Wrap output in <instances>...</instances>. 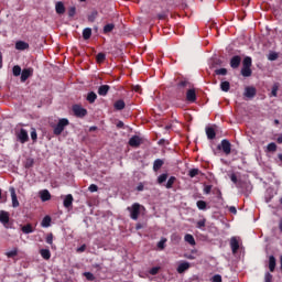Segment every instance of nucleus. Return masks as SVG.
<instances>
[{
    "label": "nucleus",
    "mask_w": 282,
    "mask_h": 282,
    "mask_svg": "<svg viewBox=\"0 0 282 282\" xmlns=\"http://www.w3.org/2000/svg\"><path fill=\"white\" fill-rule=\"evenodd\" d=\"M252 57L246 56L242 61L241 76L250 78L252 76Z\"/></svg>",
    "instance_id": "nucleus-1"
},
{
    "label": "nucleus",
    "mask_w": 282,
    "mask_h": 282,
    "mask_svg": "<svg viewBox=\"0 0 282 282\" xmlns=\"http://www.w3.org/2000/svg\"><path fill=\"white\" fill-rule=\"evenodd\" d=\"M142 208H144V206L140 205L139 203H133L132 206L127 207V210L130 213V218H132L133 221H138L140 210H142Z\"/></svg>",
    "instance_id": "nucleus-2"
},
{
    "label": "nucleus",
    "mask_w": 282,
    "mask_h": 282,
    "mask_svg": "<svg viewBox=\"0 0 282 282\" xmlns=\"http://www.w3.org/2000/svg\"><path fill=\"white\" fill-rule=\"evenodd\" d=\"M65 127H69V120L67 118L59 119L57 124L53 127L54 135H61L65 131Z\"/></svg>",
    "instance_id": "nucleus-3"
},
{
    "label": "nucleus",
    "mask_w": 282,
    "mask_h": 282,
    "mask_svg": "<svg viewBox=\"0 0 282 282\" xmlns=\"http://www.w3.org/2000/svg\"><path fill=\"white\" fill-rule=\"evenodd\" d=\"M217 149L226 155H230L232 153V143L228 139H223L220 144L217 145Z\"/></svg>",
    "instance_id": "nucleus-4"
},
{
    "label": "nucleus",
    "mask_w": 282,
    "mask_h": 282,
    "mask_svg": "<svg viewBox=\"0 0 282 282\" xmlns=\"http://www.w3.org/2000/svg\"><path fill=\"white\" fill-rule=\"evenodd\" d=\"M191 87H193V84H191V82L187 79H181L176 84V89L180 91V94H184V91H186V89H191Z\"/></svg>",
    "instance_id": "nucleus-5"
},
{
    "label": "nucleus",
    "mask_w": 282,
    "mask_h": 282,
    "mask_svg": "<svg viewBox=\"0 0 282 282\" xmlns=\"http://www.w3.org/2000/svg\"><path fill=\"white\" fill-rule=\"evenodd\" d=\"M73 112L76 118H85V116H87V109L83 108L80 105H74Z\"/></svg>",
    "instance_id": "nucleus-6"
},
{
    "label": "nucleus",
    "mask_w": 282,
    "mask_h": 282,
    "mask_svg": "<svg viewBox=\"0 0 282 282\" xmlns=\"http://www.w3.org/2000/svg\"><path fill=\"white\" fill-rule=\"evenodd\" d=\"M0 224H2L4 228H8L10 224V213L0 210Z\"/></svg>",
    "instance_id": "nucleus-7"
},
{
    "label": "nucleus",
    "mask_w": 282,
    "mask_h": 282,
    "mask_svg": "<svg viewBox=\"0 0 282 282\" xmlns=\"http://www.w3.org/2000/svg\"><path fill=\"white\" fill-rule=\"evenodd\" d=\"M128 144L129 147H132V149H138L140 144H142V138L139 135H133L129 139Z\"/></svg>",
    "instance_id": "nucleus-8"
},
{
    "label": "nucleus",
    "mask_w": 282,
    "mask_h": 282,
    "mask_svg": "<svg viewBox=\"0 0 282 282\" xmlns=\"http://www.w3.org/2000/svg\"><path fill=\"white\" fill-rule=\"evenodd\" d=\"M186 100H187V102H196L197 101V93L195 91V88L187 89Z\"/></svg>",
    "instance_id": "nucleus-9"
},
{
    "label": "nucleus",
    "mask_w": 282,
    "mask_h": 282,
    "mask_svg": "<svg viewBox=\"0 0 282 282\" xmlns=\"http://www.w3.org/2000/svg\"><path fill=\"white\" fill-rule=\"evenodd\" d=\"M229 65L231 69H239V66L241 65V56L239 55L232 56L229 62Z\"/></svg>",
    "instance_id": "nucleus-10"
},
{
    "label": "nucleus",
    "mask_w": 282,
    "mask_h": 282,
    "mask_svg": "<svg viewBox=\"0 0 282 282\" xmlns=\"http://www.w3.org/2000/svg\"><path fill=\"white\" fill-rule=\"evenodd\" d=\"M18 139L20 140L21 144H25V142H29L30 135H28V130L22 128L18 133Z\"/></svg>",
    "instance_id": "nucleus-11"
},
{
    "label": "nucleus",
    "mask_w": 282,
    "mask_h": 282,
    "mask_svg": "<svg viewBox=\"0 0 282 282\" xmlns=\"http://www.w3.org/2000/svg\"><path fill=\"white\" fill-rule=\"evenodd\" d=\"M34 74V68H24L21 73V83H25Z\"/></svg>",
    "instance_id": "nucleus-12"
},
{
    "label": "nucleus",
    "mask_w": 282,
    "mask_h": 282,
    "mask_svg": "<svg viewBox=\"0 0 282 282\" xmlns=\"http://www.w3.org/2000/svg\"><path fill=\"white\" fill-rule=\"evenodd\" d=\"M10 194H11L12 207L19 208L20 203H19V198L17 197V191L14 189V187L10 188Z\"/></svg>",
    "instance_id": "nucleus-13"
},
{
    "label": "nucleus",
    "mask_w": 282,
    "mask_h": 282,
    "mask_svg": "<svg viewBox=\"0 0 282 282\" xmlns=\"http://www.w3.org/2000/svg\"><path fill=\"white\" fill-rule=\"evenodd\" d=\"M243 96L246 98H254V96H257V88H254L252 86L246 87Z\"/></svg>",
    "instance_id": "nucleus-14"
},
{
    "label": "nucleus",
    "mask_w": 282,
    "mask_h": 282,
    "mask_svg": "<svg viewBox=\"0 0 282 282\" xmlns=\"http://www.w3.org/2000/svg\"><path fill=\"white\" fill-rule=\"evenodd\" d=\"M191 268V263L187 262V261H183L178 264L177 269H176V272L178 274H184V272H186V270H189Z\"/></svg>",
    "instance_id": "nucleus-15"
},
{
    "label": "nucleus",
    "mask_w": 282,
    "mask_h": 282,
    "mask_svg": "<svg viewBox=\"0 0 282 282\" xmlns=\"http://www.w3.org/2000/svg\"><path fill=\"white\" fill-rule=\"evenodd\" d=\"M230 248L234 254H236V252L239 250V240H237V237H231Z\"/></svg>",
    "instance_id": "nucleus-16"
},
{
    "label": "nucleus",
    "mask_w": 282,
    "mask_h": 282,
    "mask_svg": "<svg viewBox=\"0 0 282 282\" xmlns=\"http://www.w3.org/2000/svg\"><path fill=\"white\" fill-rule=\"evenodd\" d=\"M15 50H19L20 52H24V50H30V44L28 42L18 41L15 43Z\"/></svg>",
    "instance_id": "nucleus-17"
},
{
    "label": "nucleus",
    "mask_w": 282,
    "mask_h": 282,
    "mask_svg": "<svg viewBox=\"0 0 282 282\" xmlns=\"http://www.w3.org/2000/svg\"><path fill=\"white\" fill-rule=\"evenodd\" d=\"M40 198L42 202H50V199H52V194H50V191L43 189L40 192Z\"/></svg>",
    "instance_id": "nucleus-18"
},
{
    "label": "nucleus",
    "mask_w": 282,
    "mask_h": 282,
    "mask_svg": "<svg viewBox=\"0 0 282 282\" xmlns=\"http://www.w3.org/2000/svg\"><path fill=\"white\" fill-rule=\"evenodd\" d=\"M74 204V196L72 194H68L64 198V208H72V205Z\"/></svg>",
    "instance_id": "nucleus-19"
},
{
    "label": "nucleus",
    "mask_w": 282,
    "mask_h": 282,
    "mask_svg": "<svg viewBox=\"0 0 282 282\" xmlns=\"http://www.w3.org/2000/svg\"><path fill=\"white\" fill-rule=\"evenodd\" d=\"M109 89H111V86L101 85V86H99L97 94L99 96H107V94H109Z\"/></svg>",
    "instance_id": "nucleus-20"
},
{
    "label": "nucleus",
    "mask_w": 282,
    "mask_h": 282,
    "mask_svg": "<svg viewBox=\"0 0 282 282\" xmlns=\"http://www.w3.org/2000/svg\"><path fill=\"white\" fill-rule=\"evenodd\" d=\"M162 166H164V160L162 159H156L154 162H153V171L155 173H158V171H160V169H162Z\"/></svg>",
    "instance_id": "nucleus-21"
},
{
    "label": "nucleus",
    "mask_w": 282,
    "mask_h": 282,
    "mask_svg": "<svg viewBox=\"0 0 282 282\" xmlns=\"http://www.w3.org/2000/svg\"><path fill=\"white\" fill-rule=\"evenodd\" d=\"M206 135L208 140H215L217 138V132H215V129L213 127L206 128Z\"/></svg>",
    "instance_id": "nucleus-22"
},
{
    "label": "nucleus",
    "mask_w": 282,
    "mask_h": 282,
    "mask_svg": "<svg viewBox=\"0 0 282 282\" xmlns=\"http://www.w3.org/2000/svg\"><path fill=\"white\" fill-rule=\"evenodd\" d=\"M40 254L42 258L45 259V261H50V259H52V252L50 251V249H41Z\"/></svg>",
    "instance_id": "nucleus-23"
},
{
    "label": "nucleus",
    "mask_w": 282,
    "mask_h": 282,
    "mask_svg": "<svg viewBox=\"0 0 282 282\" xmlns=\"http://www.w3.org/2000/svg\"><path fill=\"white\" fill-rule=\"evenodd\" d=\"M275 269H276V258H274V256H270L269 257V270H270V272H274Z\"/></svg>",
    "instance_id": "nucleus-24"
},
{
    "label": "nucleus",
    "mask_w": 282,
    "mask_h": 282,
    "mask_svg": "<svg viewBox=\"0 0 282 282\" xmlns=\"http://www.w3.org/2000/svg\"><path fill=\"white\" fill-rule=\"evenodd\" d=\"M113 107L117 111H122V109H124V107H127V104H124V100L119 99L113 104Z\"/></svg>",
    "instance_id": "nucleus-25"
},
{
    "label": "nucleus",
    "mask_w": 282,
    "mask_h": 282,
    "mask_svg": "<svg viewBox=\"0 0 282 282\" xmlns=\"http://www.w3.org/2000/svg\"><path fill=\"white\" fill-rule=\"evenodd\" d=\"M98 98V95H96V93L94 91H90L88 93L87 97H86V100L90 104V105H94V102H96Z\"/></svg>",
    "instance_id": "nucleus-26"
},
{
    "label": "nucleus",
    "mask_w": 282,
    "mask_h": 282,
    "mask_svg": "<svg viewBox=\"0 0 282 282\" xmlns=\"http://www.w3.org/2000/svg\"><path fill=\"white\" fill-rule=\"evenodd\" d=\"M52 224V217L45 216L41 223L42 228H50Z\"/></svg>",
    "instance_id": "nucleus-27"
},
{
    "label": "nucleus",
    "mask_w": 282,
    "mask_h": 282,
    "mask_svg": "<svg viewBox=\"0 0 282 282\" xmlns=\"http://www.w3.org/2000/svg\"><path fill=\"white\" fill-rule=\"evenodd\" d=\"M55 10L57 14H65V4H63V2H57Z\"/></svg>",
    "instance_id": "nucleus-28"
},
{
    "label": "nucleus",
    "mask_w": 282,
    "mask_h": 282,
    "mask_svg": "<svg viewBox=\"0 0 282 282\" xmlns=\"http://www.w3.org/2000/svg\"><path fill=\"white\" fill-rule=\"evenodd\" d=\"M22 232H23L24 235H31V232H34V227H32L31 224L24 225V226L22 227Z\"/></svg>",
    "instance_id": "nucleus-29"
},
{
    "label": "nucleus",
    "mask_w": 282,
    "mask_h": 282,
    "mask_svg": "<svg viewBox=\"0 0 282 282\" xmlns=\"http://www.w3.org/2000/svg\"><path fill=\"white\" fill-rule=\"evenodd\" d=\"M83 39L84 41H89V39H91V28H86L83 30Z\"/></svg>",
    "instance_id": "nucleus-30"
},
{
    "label": "nucleus",
    "mask_w": 282,
    "mask_h": 282,
    "mask_svg": "<svg viewBox=\"0 0 282 282\" xmlns=\"http://www.w3.org/2000/svg\"><path fill=\"white\" fill-rule=\"evenodd\" d=\"M184 239H185L186 243H189V246L196 245L195 237H193V235H191V234L185 235Z\"/></svg>",
    "instance_id": "nucleus-31"
},
{
    "label": "nucleus",
    "mask_w": 282,
    "mask_h": 282,
    "mask_svg": "<svg viewBox=\"0 0 282 282\" xmlns=\"http://www.w3.org/2000/svg\"><path fill=\"white\" fill-rule=\"evenodd\" d=\"M19 254V249L14 248L11 251L6 252V257H8V259H14V257H17Z\"/></svg>",
    "instance_id": "nucleus-32"
},
{
    "label": "nucleus",
    "mask_w": 282,
    "mask_h": 282,
    "mask_svg": "<svg viewBox=\"0 0 282 282\" xmlns=\"http://www.w3.org/2000/svg\"><path fill=\"white\" fill-rule=\"evenodd\" d=\"M116 25L113 23L106 24L104 26V34H109V32H113Z\"/></svg>",
    "instance_id": "nucleus-33"
},
{
    "label": "nucleus",
    "mask_w": 282,
    "mask_h": 282,
    "mask_svg": "<svg viewBox=\"0 0 282 282\" xmlns=\"http://www.w3.org/2000/svg\"><path fill=\"white\" fill-rule=\"evenodd\" d=\"M166 180H169V174L163 173V174L159 175L156 182H158V184H164V182H166Z\"/></svg>",
    "instance_id": "nucleus-34"
},
{
    "label": "nucleus",
    "mask_w": 282,
    "mask_h": 282,
    "mask_svg": "<svg viewBox=\"0 0 282 282\" xmlns=\"http://www.w3.org/2000/svg\"><path fill=\"white\" fill-rule=\"evenodd\" d=\"M177 181V178L175 176H171L169 180H167V183L165 185V188H173V184H175V182Z\"/></svg>",
    "instance_id": "nucleus-35"
},
{
    "label": "nucleus",
    "mask_w": 282,
    "mask_h": 282,
    "mask_svg": "<svg viewBox=\"0 0 282 282\" xmlns=\"http://www.w3.org/2000/svg\"><path fill=\"white\" fill-rule=\"evenodd\" d=\"M199 173H202V171H199V169H192L188 171V177H197V175H199Z\"/></svg>",
    "instance_id": "nucleus-36"
},
{
    "label": "nucleus",
    "mask_w": 282,
    "mask_h": 282,
    "mask_svg": "<svg viewBox=\"0 0 282 282\" xmlns=\"http://www.w3.org/2000/svg\"><path fill=\"white\" fill-rule=\"evenodd\" d=\"M221 91H230V82H223L220 83Z\"/></svg>",
    "instance_id": "nucleus-37"
},
{
    "label": "nucleus",
    "mask_w": 282,
    "mask_h": 282,
    "mask_svg": "<svg viewBox=\"0 0 282 282\" xmlns=\"http://www.w3.org/2000/svg\"><path fill=\"white\" fill-rule=\"evenodd\" d=\"M267 151H268L269 153H274V152L276 151V143H274V142L269 143V144L267 145Z\"/></svg>",
    "instance_id": "nucleus-38"
},
{
    "label": "nucleus",
    "mask_w": 282,
    "mask_h": 282,
    "mask_svg": "<svg viewBox=\"0 0 282 282\" xmlns=\"http://www.w3.org/2000/svg\"><path fill=\"white\" fill-rule=\"evenodd\" d=\"M107 55L105 53H98L96 56L97 63H105Z\"/></svg>",
    "instance_id": "nucleus-39"
},
{
    "label": "nucleus",
    "mask_w": 282,
    "mask_h": 282,
    "mask_svg": "<svg viewBox=\"0 0 282 282\" xmlns=\"http://www.w3.org/2000/svg\"><path fill=\"white\" fill-rule=\"evenodd\" d=\"M96 19H98V11H93V12L88 15V21H89V23H94V21H96Z\"/></svg>",
    "instance_id": "nucleus-40"
},
{
    "label": "nucleus",
    "mask_w": 282,
    "mask_h": 282,
    "mask_svg": "<svg viewBox=\"0 0 282 282\" xmlns=\"http://www.w3.org/2000/svg\"><path fill=\"white\" fill-rule=\"evenodd\" d=\"M278 94H279V83H275L272 86L271 96H273V98H276Z\"/></svg>",
    "instance_id": "nucleus-41"
},
{
    "label": "nucleus",
    "mask_w": 282,
    "mask_h": 282,
    "mask_svg": "<svg viewBox=\"0 0 282 282\" xmlns=\"http://www.w3.org/2000/svg\"><path fill=\"white\" fill-rule=\"evenodd\" d=\"M166 238H162L159 242H158V248L159 250H164L166 248Z\"/></svg>",
    "instance_id": "nucleus-42"
},
{
    "label": "nucleus",
    "mask_w": 282,
    "mask_h": 282,
    "mask_svg": "<svg viewBox=\"0 0 282 282\" xmlns=\"http://www.w3.org/2000/svg\"><path fill=\"white\" fill-rule=\"evenodd\" d=\"M198 210H206V202L205 200H197L196 203Z\"/></svg>",
    "instance_id": "nucleus-43"
},
{
    "label": "nucleus",
    "mask_w": 282,
    "mask_h": 282,
    "mask_svg": "<svg viewBox=\"0 0 282 282\" xmlns=\"http://www.w3.org/2000/svg\"><path fill=\"white\" fill-rule=\"evenodd\" d=\"M226 74H228V69L226 68H218L215 70L216 76H226Z\"/></svg>",
    "instance_id": "nucleus-44"
},
{
    "label": "nucleus",
    "mask_w": 282,
    "mask_h": 282,
    "mask_svg": "<svg viewBox=\"0 0 282 282\" xmlns=\"http://www.w3.org/2000/svg\"><path fill=\"white\" fill-rule=\"evenodd\" d=\"M12 72H13V76H21L22 74L21 66L19 65L13 66Z\"/></svg>",
    "instance_id": "nucleus-45"
},
{
    "label": "nucleus",
    "mask_w": 282,
    "mask_h": 282,
    "mask_svg": "<svg viewBox=\"0 0 282 282\" xmlns=\"http://www.w3.org/2000/svg\"><path fill=\"white\" fill-rule=\"evenodd\" d=\"M24 166L25 169H32V166H34V159L32 158L26 159Z\"/></svg>",
    "instance_id": "nucleus-46"
},
{
    "label": "nucleus",
    "mask_w": 282,
    "mask_h": 282,
    "mask_svg": "<svg viewBox=\"0 0 282 282\" xmlns=\"http://www.w3.org/2000/svg\"><path fill=\"white\" fill-rule=\"evenodd\" d=\"M196 228H198L199 230L206 228V219H202V220H198L197 224H196Z\"/></svg>",
    "instance_id": "nucleus-47"
},
{
    "label": "nucleus",
    "mask_w": 282,
    "mask_h": 282,
    "mask_svg": "<svg viewBox=\"0 0 282 282\" xmlns=\"http://www.w3.org/2000/svg\"><path fill=\"white\" fill-rule=\"evenodd\" d=\"M84 276L87 279V281H96V275L91 272H85Z\"/></svg>",
    "instance_id": "nucleus-48"
},
{
    "label": "nucleus",
    "mask_w": 282,
    "mask_h": 282,
    "mask_svg": "<svg viewBox=\"0 0 282 282\" xmlns=\"http://www.w3.org/2000/svg\"><path fill=\"white\" fill-rule=\"evenodd\" d=\"M158 272H160V267H153L152 269H150L149 273L152 276H155V274H158Z\"/></svg>",
    "instance_id": "nucleus-49"
},
{
    "label": "nucleus",
    "mask_w": 282,
    "mask_h": 282,
    "mask_svg": "<svg viewBox=\"0 0 282 282\" xmlns=\"http://www.w3.org/2000/svg\"><path fill=\"white\" fill-rule=\"evenodd\" d=\"M54 242V235L48 234L46 236V243H48L50 246H52V243Z\"/></svg>",
    "instance_id": "nucleus-50"
},
{
    "label": "nucleus",
    "mask_w": 282,
    "mask_h": 282,
    "mask_svg": "<svg viewBox=\"0 0 282 282\" xmlns=\"http://www.w3.org/2000/svg\"><path fill=\"white\" fill-rule=\"evenodd\" d=\"M273 275L270 272L264 274V282H272Z\"/></svg>",
    "instance_id": "nucleus-51"
},
{
    "label": "nucleus",
    "mask_w": 282,
    "mask_h": 282,
    "mask_svg": "<svg viewBox=\"0 0 282 282\" xmlns=\"http://www.w3.org/2000/svg\"><path fill=\"white\" fill-rule=\"evenodd\" d=\"M76 15V7H70L68 9V17H75Z\"/></svg>",
    "instance_id": "nucleus-52"
},
{
    "label": "nucleus",
    "mask_w": 282,
    "mask_h": 282,
    "mask_svg": "<svg viewBox=\"0 0 282 282\" xmlns=\"http://www.w3.org/2000/svg\"><path fill=\"white\" fill-rule=\"evenodd\" d=\"M88 191H89L90 193H97V191H98V185H96V184L89 185Z\"/></svg>",
    "instance_id": "nucleus-53"
},
{
    "label": "nucleus",
    "mask_w": 282,
    "mask_h": 282,
    "mask_svg": "<svg viewBox=\"0 0 282 282\" xmlns=\"http://www.w3.org/2000/svg\"><path fill=\"white\" fill-rule=\"evenodd\" d=\"M213 191V185H206L204 187L205 195H210V192Z\"/></svg>",
    "instance_id": "nucleus-54"
},
{
    "label": "nucleus",
    "mask_w": 282,
    "mask_h": 282,
    "mask_svg": "<svg viewBox=\"0 0 282 282\" xmlns=\"http://www.w3.org/2000/svg\"><path fill=\"white\" fill-rule=\"evenodd\" d=\"M276 58H279V54L276 53H270L268 56L269 61H276Z\"/></svg>",
    "instance_id": "nucleus-55"
},
{
    "label": "nucleus",
    "mask_w": 282,
    "mask_h": 282,
    "mask_svg": "<svg viewBox=\"0 0 282 282\" xmlns=\"http://www.w3.org/2000/svg\"><path fill=\"white\" fill-rule=\"evenodd\" d=\"M37 138H39V134L36 133V130L33 129L31 132V139L33 140V142H36Z\"/></svg>",
    "instance_id": "nucleus-56"
},
{
    "label": "nucleus",
    "mask_w": 282,
    "mask_h": 282,
    "mask_svg": "<svg viewBox=\"0 0 282 282\" xmlns=\"http://www.w3.org/2000/svg\"><path fill=\"white\" fill-rule=\"evenodd\" d=\"M213 282H221V276L219 274H216L212 278Z\"/></svg>",
    "instance_id": "nucleus-57"
},
{
    "label": "nucleus",
    "mask_w": 282,
    "mask_h": 282,
    "mask_svg": "<svg viewBox=\"0 0 282 282\" xmlns=\"http://www.w3.org/2000/svg\"><path fill=\"white\" fill-rule=\"evenodd\" d=\"M87 250V245H82L79 248H77V252H85Z\"/></svg>",
    "instance_id": "nucleus-58"
},
{
    "label": "nucleus",
    "mask_w": 282,
    "mask_h": 282,
    "mask_svg": "<svg viewBox=\"0 0 282 282\" xmlns=\"http://www.w3.org/2000/svg\"><path fill=\"white\" fill-rule=\"evenodd\" d=\"M229 213H231V215H237V207L230 206L229 207Z\"/></svg>",
    "instance_id": "nucleus-59"
},
{
    "label": "nucleus",
    "mask_w": 282,
    "mask_h": 282,
    "mask_svg": "<svg viewBox=\"0 0 282 282\" xmlns=\"http://www.w3.org/2000/svg\"><path fill=\"white\" fill-rule=\"evenodd\" d=\"M158 19H159L160 21H164V19H166V13H159V14H158Z\"/></svg>",
    "instance_id": "nucleus-60"
},
{
    "label": "nucleus",
    "mask_w": 282,
    "mask_h": 282,
    "mask_svg": "<svg viewBox=\"0 0 282 282\" xmlns=\"http://www.w3.org/2000/svg\"><path fill=\"white\" fill-rule=\"evenodd\" d=\"M230 180L234 184H237L238 180H237V174H231Z\"/></svg>",
    "instance_id": "nucleus-61"
},
{
    "label": "nucleus",
    "mask_w": 282,
    "mask_h": 282,
    "mask_svg": "<svg viewBox=\"0 0 282 282\" xmlns=\"http://www.w3.org/2000/svg\"><path fill=\"white\" fill-rule=\"evenodd\" d=\"M133 91H137V94H140V91H142V87L140 85H137L133 87Z\"/></svg>",
    "instance_id": "nucleus-62"
},
{
    "label": "nucleus",
    "mask_w": 282,
    "mask_h": 282,
    "mask_svg": "<svg viewBox=\"0 0 282 282\" xmlns=\"http://www.w3.org/2000/svg\"><path fill=\"white\" fill-rule=\"evenodd\" d=\"M137 191H139V192L144 191V184L139 183L138 186H137Z\"/></svg>",
    "instance_id": "nucleus-63"
},
{
    "label": "nucleus",
    "mask_w": 282,
    "mask_h": 282,
    "mask_svg": "<svg viewBox=\"0 0 282 282\" xmlns=\"http://www.w3.org/2000/svg\"><path fill=\"white\" fill-rule=\"evenodd\" d=\"M278 144H282V134H280L276 139Z\"/></svg>",
    "instance_id": "nucleus-64"
}]
</instances>
